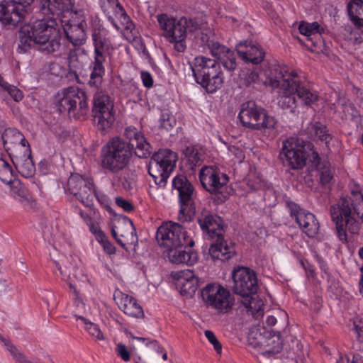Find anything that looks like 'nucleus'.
I'll use <instances>...</instances> for the list:
<instances>
[{
	"label": "nucleus",
	"instance_id": "nucleus-22",
	"mask_svg": "<svg viewBox=\"0 0 363 363\" xmlns=\"http://www.w3.org/2000/svg\"><path fill=\"white\" fill-rule=\"evenodd\" d=\"M175 284L180 294L186 297H192L197 290L199 279L190 269L176 272L173 274Z\"/></svg>",
	"mask_w": 363,
	"mask_h": 363
},
{
	"label": "nucleus",
	"instance_id": "nucleus-34",
	"mask_svg": "<svg viewBox=\"0 0 363 363\" xmlns=\"http://www.w3.org/2000/svg\"><path fill=\"white\" fill-rule=\"evenodd\" d=\"M2 138L5 146L14 145V150L13 151L21 150L22 154H26L27 150H26V148L30 150L28 141L26 140L23 134L16 129H6L4 131Z\"/></svg>",
	"mask_w": 363,
	"mask_h": 363
},
{
	"label": "nucleus",
	"instance_id": "nucleus-50",
	"mask_svg": "<svg viewBox=\"0 0 363 363\" xmlns=\"http://www.w3.org/2000/svg\"><path fill=\"white\" fill-rule=\"evenodd\" d=\"M205 336L208 340L213 345V347L217 353L220 354L222 351V346L214 333L211 330H206Z\"/></svg>",
	"mask_w": 363,
	"mask_h": 363
},
{
	"label": "nucleus",
	"instance_id": "nucleus-36",
	"mask_svg": "<svg viewBox=\"0 0 363 363\" xmlns=\"http://www.w3.org/2000/svg\"><path fill=\"white\" fill-rule=\"evenodd\" d=\"M347 11L352 23L363 28V0H351L347 4Z\"/></svg>",
	"mask_w": 363,
	"mask_h": 363
},
{
	"label": "nucleus",
	"instance_id": "nucleus-41",
	"mask_svg": "<svg viewBox=\"0 0 363 363\" xmlns=\"http://www.w3.org/2000/svg\"><path fill=\"white\" fill-rule=\"evenodd\" d=\"M101 7L104 13L108 16V20L111 22L113 26L117 29L120 30L121 28L114 21V19L110 16V13L113 11L115 13L116 10H118L119 7H122V5L119 3L118 0H99Z\"/></svg>",
	"mask_w": 363,
	"mask_h": 363
},
{
	"label": "nucleus",
	"instance_id": "nucleus-2",
	"mask_svg": "<svg viewBox=\"0 0 363 363\" xmlns=\"http://www.w3.org/2000/svg\"><path fill=\"white\" fill-rule=\"evenodd\" d=\"M266 84L276 90L279 106L291 113L296 112L297 106L296 94L306 106H312L319 99L318 94L308 89L296 72L285 68L275 69Z\"/></svg>",
	"mask_w": 363,
	"mask_h": 363
},
{
	"label": "nucleus",
	"instance_id": "nucleus-51",
	"mask_svg": "<svg viewBox=\"0 0 363 363\" xmlns=\"http://www.w3.org/2000/svg\"><path fill=\"white\" fill-rule=\"evenodd\" d=\"M116 354L123 361L128 362L130 359V354L127 347L123 343H118L116 347Z\"/></svg>",
	"mask_w": 363,
	"mask_h": 363
},
{
	"label": "nucleus",
	"instance_id": "nucleus-44",
	"mask_svg": "<svg viewBox=\"0 0 363 363\" xmlns=\"http://www.w3.org/2000/svg\"><path fill=\"white\" fill-rule=\"evenodd\" d=\"M218 60L220 61L219 63H221L223 66L229 71H233L236 68V57L234 52L230 49L225 54L223 58H220Z\"/></svg>",
	"mask_w": 363,
	"mask_h": 363
},
{
	"label": "nucleus",
	"instance_id": "nucleus-32",
	"mask_svg": "<svg viewBox=\"0 0 363 363\" xmlns=\"http://www.w3.org/2000/svg\"><path fill=\"white\" fill-rule=\"evenodd\" d=\"M74 0H40V10L44 15L60 16L70 11L74 7Z\"/></svg>",
	"mask_w": 363,
	"mask_h": 363
},
{
	"label": "nucleus",
	"instance_id": "nucleus-39",
	"mask_svg": "<svg viewBox=\"0 0 363 363\" xmlns=\"http://www.w3.org/2000/svg\"><path fill=\"white\" fill-rule=\"evenodd\" d=\"M55 265L57 267L63 281L67 282L69 284V286L70 289L72 291L74 294V302L76 308L78 311H82L85 309L84 303H83L82 298L79 296V292L76 289L74 284L72 282L69 273L67 272V269H62L61 266L55 262Z\"/></svg>",
	"mask_w": 363,
	"mask_h": 363
},
{
	"label": "nucleus",
	"instance_id": "nucleus-43",
	"mask_svg": "<svg viewBox=\"0 0 363 363\" xmlns=\"http://www.w3.org/2000/svg\"><path fill=\"white\" fill-rule=\"evenodd\" d=\"M184 153L191 169L200 164L201 155L195 147H188L185 149Z\"/></svg>",
	"mask_w": 363,
	"mask_h": 363
},
{
	"label": "nucleus",
	"instance_id": "nucleus-58",
	"mask_svg": "<svg viewBox=\"0 0 363 363\" xmlns=\"http://www.w3.org/2000/svg\"><path fill=\"white\" fill-rule=\"evenodd\" d=\"M196 40L199 42L201 41V45H206L208 47V44H211L213 41L209 40V36L206 33L203 31H198L196 36Z\"/></svg>",
	"mask_w": 363,
	"mask_h": 363
},
{
	"label": "nucleus",
	"instance_id": "nucleus-29",
	"mask_svg": "<svg viewBox=\"0 0 363 363\" xmlns=\"http://www.w3.org/2000/svg\"><path fill=\"white\" fill-rule=\"evenodd\" d=\"M106 31L99 26L94 28L92 33V40L94 46V58L106 60V54L111 48V41L106 38Z\"/></svg>",
	"mask_w": 363,
	"mask_h": 363
},
{
	"label": "nucleus",
	"instance_id": "nucleus-60",
	"mask_svg": "<svg viewBox=\"0 0 363 363\" xmlns=\"http://www.w3.org/2000/svg\"><path fill=\"white\" fill-rule=\"evenodd\" d=\"M229 151L234 155L237 162H241L244 160L245 156L241 149L232 146L229 147Z\"/></svg>",
	"mask_w": 363,
	"mask_h": 363
},
{
	"label": "nucleus",
	"instance_id": "nucleus-15",
	"mask_svg": "<svg viewBox=\"0 0 363 363\" xmlns=\"http://www.w3.org/2000/svg\"><path fill=\"white\" fill-rule=\"evenodd\" d=\"M177 161V155L170 150H160L151 157L148 172L155 183L164 182L169 177Z\"/></svg>",
	"mask_w": 363,
	"mask_h": 363
},
{
	"label": "nucleus",
	"instance_id": "nucleus-6",
	"mask_svg": "<svg viewBox=\"0 0 363 363\" xmlns=\"http://www.w3.org/2000/svg\"><path fill=\"white\" fill-rule=\"evenodd\" d=\"M157 19L164 38L174 44L177 51L184 52L186 47L185 43L186 33L196 30L194 23L185 17L177 20L166 13L157 15Z\"/></svg>",
	"mask_w": 363,
	"mask_h": 363
},
{
	"label": "nucleus",
	"instance_id": "nucleus-12",
	"mask_svg": "<svg viewBox=\"0 0 363 363\" xmlns=\"http://www.w3.org/2000/svg\"><path fill=\"white\" fill-rule=\"evenodd\" d=\"M113 101L110 96L104 91H97L94 97L92 112L94 121L99 130L106 132L115 121Z\"/></svg>",
	"mask_w": 363,
	"mask_h": 363
},
{
	"label": "nucleus",
	"instance_id": "nucleus-8",
	"mask_svg": "<svg viewBox=\"0 0 363 363\" xmlns=\"http://www.w3.org/2000/svg\"><path fill=\"white\" fill-rule=\"evenodd\" d=\"M233 279V289L235 294L241 296L246 297L247 300L244 305L249 311H261L262 306H252L255 302L251 297L255 294L258 289L257 279L253 270L247 267H240L235 269L232 274Z\"/></svg>",
	"mask_w": 363,
	"mask_h": 363
},
{
	"label": "nucleus",
	"instance_id": "nucleus-21",
	"mask_svg": "<svg viewBox=\"0 0 363 363\" xmlns=\"http://www.w3.org/2000/svg\"><path fill=\"white\" fill-rule=\"evenodd\" d=\"M301 34L306 37L303 44L312 52H319L323 50V42L320 38V28L317 22L303 21L298 26Z\"/></svg>",
	"mask_w": 363,
	"mask_h": 363
},
{
	"label": "nucleus",
	"instance_id": "nucleus-54",
	"mask_svg": "<svg viewBox=\"0 0 363 363\" xmlns=\"http://www.w3.org/2000/svg\"><path fill=\"white\" fill-rule=\"evenodd\" d=\"M116 203L118 207H121L126 212H130L133 210V206L132 203L122 197L116 198Z\"/></svg>",
	"mask_w": 363,
	"mask_h": 363
},
{
	"label": "nucleus",
	"instance_id": "nucleus-23",
	"mask_svg": "<svg viewBox=\"0 0 363 363\" xmlns=\"http://www.w3.org/2000/svg\"><path fill=\"white\" fill-rule=\"evenodd\" d=\"M201 229L209 239L214 240L216 237L223 234L222 219L208 212L203 211L198 218Z\"/></svg>",
	"mask_w": 363,
	"mask_h": 363
},
{
	"label": "nucleus",
	"instance_id": "nucleus-27",
	"mask_svg": "<svg viewBox=\"0 0 363 363\" xmlns=\"http://www.w3.org/2000/svg\"><path fill=\"white\" fill-rule=\"evenodd\" d=\"M236 50L240 58L255 65L262 62L265 55L263 49L252 42H240L237 45Z\"/></svg>",
	"mask_w": 363,
	"mask_h": 363
},
{
	"label": "nucleus",
	"instance_id": "nucleus-33",
	"mask_svg": "<svg viewBox=\"0 0 363 363\" xmlns=\"http://www.w3.org/2000/svg\"><path fill=\"white\" fill-rule=\"evenodd\" d=\"M167 256L169 261L174 264H194L198 259L197 253L189 250L186 251L183 247L167 249Z\"/></svg>",
	"mask_w": 363,
	"mask_h": 363
},
{
	"label": "nucleus",
	"instance_id": "nucleus-3",
	"mask_svg": "<svg viewBox=\"0 0 363 363\" xmlns=\"http://www.w3.org/2000/svg\"><path fill=\"white\" fill-rule=\"evenodd\" d=\"M60 27L54 18L24 25L20 30V43L24 49L35 46L39 51L46 54L60 50Z\"/></svg>",
	"mask_w": 363,
	"mask_h": 363
},
{
	"label": "nucleus",
	"instance_id": "nucleus-37",
	"mask_svg": "<svg viewBox=\"0 0 363 363\" xmlns=\"http://www.w3.org/2000/svg\"><path fill=\"white\" fill-rule=\"evenodd\" d=\"M106 60L94 58L91 62V72L89 84L90 86L98 88L103 82V77L105 74L104 63Z\"/></svg>",
	"mask_w": 363,
	"mask_h": 363
},
{
	"label": "nucleus",
	"instance_id": "nucleus-5",
	"mask_svg": "<svg viewBox=\"0 0 363 363\" xmlns=\"http://www.w3.org/2000/svg\"><path fill=\"white\" fill-rule=\"evenodd\" d=\"M351 193L356 196L352 203L346 199H341L330 208V216L332 220L335 223L337 235L342 242L347 241V233L357 235L360 230V224L354 218L350 206H352L357 201L358 196L362 194L359 187L352 189Z\"/></svg>",
	"mask_w": 363,
	"mask_h": 363
},
{
	"label": "nucleus",
	"instance_id": "nucleus-31",
	"mask_svg": "<svg viewBox=\"0 0 363 363\" xmlns=\"http://www.w3.org/2000/svg\"><path fill=\"white\" fill-rule=\"evenodd\" d=\"M311 133L318 140L323 142L328 151L337 150L340 145L339 140L330 133L326 125L320 123H315L311 126Z\"/></svg>",
	"mask_w": 363,
	"mask_h": 363
},
{
	"label": "nucleus",
	"instance_id": "nucleus-45",
	"mask_svg": "<svg viewBox=\"0 0 363 363\" xmlns=\"http://www.w3.org/2000/svg\"><path fill=\"white\" fill-rule=\"evenodd\" d=\"M160 127L168 130L171 129L176 123V120L169 111H164L160 118Z\"/></svg>",
	"mask_w": 363,
	"mask_h": 363
},
{
	"label": "nucleus",
	"instance_id": "nucleus-30",
	"mask_svg": "<svg viewBox=\"0 0 363 363\" xmlns=\"http://www.w3.org/2000/svg\"><path fill=\"white\" fill-rule=\"evenodd\" d=\"M86 23L82 21L77 23H66L63 25V30L67 40L74 46H80L85 43L86 33Z\"/></svg>",
	"mask_w": 363,
	"mask_h": 363
},
{
	"label": "nucleus",
	"instance_id": "nucleus-46",
	"mask_svg": "<svg viewBox=\"0 0 363 363\" xmlns=\"http://www.w3.org/2000/svg\"><path fill=\"white\" fill-rule=\"evenodd\" d=\"M208 48L212 55L218 60L223 58L225 54L228 52L229 50L228 48L220 44L218 42H212L211 44H208Z\"/></svg>",
	"mask_w": 363,
	"mask_h": 363
},
{
	"label": "nucleus",
	"instance_id": "nucleus-20",
	"mask_svg": "<svg viewBox=\"0 0 363 363\" xmlns=\"http://www.w3.org/2000/svg\"><path fill=\"white\" fill-rule=\"evenodd\" d=\"M291 216L308 237L313 238L318 233L319 223L313 213L300 209L298 206L293 204L291 206Z\"/></svg>",
	"mask_w": 363,
	"mask_h": 363
},
{
	"label": "nucleus",
	"instance_id": "nucleus-42",
	"mask_svg": "<svg viewBox=\"0 0 363 363\" xmlns=\"http://www.w3.org/2000/svg\"><path fill=\"white\" fill-rule=\"evenodd\" d=\"M0 86L11 96V98L16 102L21 101L23 98V91L17 88L16 86L9 84L4 80L0 75Z\"/></svg>",
	"mask_w": 363,
	"mask_h": 363
},
{
	"label": "nucleus",
	"instance_id": "nucleus-24",
	"mask_svg": "<svg viewBox=\"0 0 363 363\" xmlns=\"http://www.w3.org/2000/svg\"><path fill=\"white\" fill-rule=\"evenodd\" d=\"M113 299L119 308L127 315L134 318L143 316V311L136 299L119 289L115 290Z\"/></svg>",
	"mask_w": 363,
	"mask_h": 363
},
{
	"label": "nucleus",
	"instance_id": "nucleus-1",
	"mask_svg": "<svg viewBox=\"0 0 363 363\" xmlns=\"http://www.w3.org/2000/svg\"><path fill=\"white\" fill-rule=\"evenodd\" d=\"M125 142L118 137L111 139L103 146L101 152V167L106 172L117 174L126 168L135 154L140 158H146L151 154L150 145L143 133L136 128L128 126L125 129Z\"/></svg>",
	"mask_w": 363,
	"mask_h": 363
},
{
	"label": "nucleus",
	"instance_id": "nucleus-10",
	"mask_svg": "<svg viewBox=\"0 0 363 363\" xmlns=\"http://www.w3.org/2000/svg\"><path fill=\"white\" fill-rule=\"evenodd\" d=\"M158 243L170 249L177 247H193L194 241L187 235L186 230L181 224L168 221L160 225L156 233Z\"/></svg>",
	"mask_w": 363,
	"mask_h": 363
},
{
	"label": "nucleus",
	"instance_id": "nucleus-62",
	"mask_svg": "<svg viewBox=\"0 0 363 363\" xmlns=\"http://www.w3.org/2000/svg\"><path fill=\"white\" fill-rule=\"evenodd\" d=\"M131 337L133 338H134V339H137V340H138L140 341H142L146 345H152L154 347H155L157 345V342L156 341H150L148 339H146V338H144V337H134L133 335H131Z\"/></svg>",
	"mask_w": 363,
	"mask_h": 363
},
{
	"label": "nucleus",
	"instance_id": "nucleus-38",
	"mask_svg": "<svg viewBox=\"0 0 363 363\" xmlns=\"http://www.w3.org/2000/svg\"><path fill=\"white\" fill-rule=\"evenodd\" d=\"M10 186L11 196L21 203H28L30 201V196L26 187L18 179L11 180L8 182Z\"/></svg>",
	"mask_w": 363,
	"mask_h": 363
},
{
	"label": "nucleus",
	"instance_id": "nucleus-56",
	"mask_svg": "<svg viewBox=\"0 0 363 363\" xmlns=\"http://www.w3.org/2000/svg\"><path fill=\"white\" fill-rule=\"evenodd\" d=\"M68 63L70 69H75L78 67L79 63L77 56V51L75 50H70L68 55Z\"/></svg>",
	"mask_w": 363,
	"mask_h": 363
},
{
	"label": "nucleus",
	"instance_id": "nucleus-19",
	"mask_svg": "<svg viewBox=\"0 0 363 363\" xmlns=\"http://www.w3.org/2000/svg\"><path fill=\"white\" fill-rule=\"evenodd\" d=\"M26 13L25 6L12 0L0 4V21L4 25L16 26L24 19Z\"/></svg>",
	"mask_w": 363,
	"mask_h": 363
},
{
	"label": "nucleus",
	"instance_id": "nucleus-40",
	"mask_svg": "<svg viewBox=\"0 0 363 363\" xmlns=\"http://www.w3.org/2000/svg\"><path fill=\"white\" fill-rule=\"evenodd\" d=\"M77 319H79L83 321L85 325L84 329L87 333L95 339L96 341H104L106 337L101 330L99 326L92 322H90L86 318L82 315H74Z\"/></svg>",
	"mask_w": 363,
	"mask_h": 363
},
{
	"label": "nucleus",
	"instance_id": "nucleus-64",
	"mask_svg": "<svg viewBox=\"0 0 363 363\" xmlns=\"http://www.w3.org/2000/svg\"><path fill=\"white\" fill-rule=\"evenodd\" d=\"M18 363H35L30 359H29L25 354L22 357V358L18 362Z\"/></svg>",
	"mask_w": 363,
	"mask_h": 363
},
{
	"label": "nucleus",
	"instance_id": "nucleus-53",
	"mask_svg": "<svg viewBox=\"0 0 363 363\" xmlns=\"http://www.w3.org/2000/svg\"><path fill=\"white\" fill-rule=\"evenodd\" d=\"M354 213L359 216L363 222V196L359 195L357 201L352 204Z\"/></svg>",
	"mask_w": 363,
	"mask_h": 363
},
{
	"label": "nucleus",
	"instance_id": "nucleus-18",
	"mask_svg": "<svg viewBox=\"0 0 363 363\" xmlns=\"http://www.w3.org/2000/svg\"><path fill=\"white\" fill-rule=\"evenodd\" d=\"M111 234L117 242L123 248L135 245L138 238L132 220L127 217L118 220L111 229Z\"/></svg>",
	"mask_w": 363,
	"mask_h": 363
},
{
	"label": "nucleus",
	"instance_id": "nucleus-4",
	"mask_svg": "<svg viewBox=\"0 0 363 363\" xmlns=\"http://www.w3.org/2000/svg\"><path fill=\"white\" fill-rule=\"evenodd\" d=\"M191 69L196 82L208 93H214L223 86L224 76L219 62L203 55L193 61Z\"/></svg>",
	"mask_w": 363,
	"mask_h": 363
},
{
	"label": "nucleus",
	"instance_id": "nucleus-11",
	"mask_svg": "<svg viewBox=\"0 0 363 363\" xmlns=\"http://www.w3.org/2000/svg\"><path fill=\"white\" fill-rule=\"evenodd\" d=\"M172 185L177 191L180 202V209L178 219L180 222H189L192 220L196 213L194 203V187L187 178L179 175L174 178Z\"/></svg>",
	"mask_w": 363,
	"mask_h": 363
},
{
	"label": "nucleus",
	"instance_id": "nucleus-49",
	"mask_svg": "<svg viewBox=\"0 0 363 363\" xmlns=\"http://www.w3.org/2000/svg\"><path fill=\"white\" fill-rule=\"evenodd\" d=\"M0 340L4 343L6 350L10 352L13 358L18 362L24 355L9 340H6L0 335Z\"/></svg>",
	"mask_w": 363,
	"mask_h": 363
},
{
	"label": "nucleus",
	"instance_id": "nucleus-63",
	"mask_svg": "<svg viewBox=\"0 0 363 363\" xmlns=\"http://www.w3.org/2000/svg\"><path fill=\"white\" fill-rule=\"evenodd\" d=\"M361 277L359 281V293L363 297V272H361Z\"/></svg>",
	"mask_w": 363,
	"mask_h": 363
},
{
	"label": "nucleus",
	"instance_id": "nucleus-35",
	"mask_svg": "<svg viewBox=\"0 0 363 363\" xmlns=\"http://www.w3.org/2000/svg\"><path fill=\"white\" fill-rule=\"evenodd\" d=\"M311 161L315 164L320 173V179L322 184L329 183L333 177V171L330 163L327 160L321 162L318 153L315 151H313L311 153Z\"/></svg>",
	"mask_w": 363,
	"mask_h": 363
},
{
	"label": "nucleus",
	"instance_id": "nucleus-52",
	"mask_svg": "<svg viewBox=\"0 0 363 363\" xmlns=\"http://www.w3.org/2000/svg\"><path fill=\"white\" fill-rule=\"evenodd\" d=\"M259 79V74L257 72L252 71L247 73L244 78L241 79L242 84L245 86H250L256 83Z\"/></svg>",
	"mask_w": 363,
	"mask_h": 363
},
{
	"label": "nucleus",
	"instance_id": "nucleus-25",
	"mask_svg": "<svg viewBox=\"0 0 363 363\" xmlns=\"http://www.w3.org/2000/svg\"><path fill=\"white\" fill-rule=\"evenodd\" d=\"M209 247V254L213 259L226 261L235 255V245L231 242L224 240L223 234L217 236Z\"/></svg>",
	"mask_w": 363,
	"mask_h": 363
},
{
	"label": "nucleus",
	"instance_id": "nucleus-7",
	"mask_svg": "<svg viewBox=\"0 0 363 363\" xmlns=\"http://www.w3.org/2000/svg\"><path fill=\"white\" fill-rule=\"evenodd\" d=\"M55 105L60 113H67L69 117L79 120H84L89 112L85 93L73 86L58 92L55 96Z\"/></svg>",
	"mask_w": 363,
	"mask_h": 363
},
{
	"label": "nucleus",
	"instance_id": "nucleus-59",
	"mask_svg": "<svg viewBox=\"0 0 363 363\" xmlns=\"http://www.w3.org/2000/svg\"><path fill=\"white\" fill-rule=\"evenodd\" d=\"M90 231L94 233L98 241H103L105 238V234L100 229V228L94 224H91L89 225Z\"/></svg>",
	"mask_w": 363,
	"mask_h": 363
},
{
	"label": "nucleus",
	"instance_id": "nucleus-9",
	"mask_svg": "<svg viewBox=\"0 0 363 363\" xmlns=\"http://www.w3.org/2000/svg\"><path fill=\"white\" fill-rule=\"evenodd\" d=\"M238 118L245 127L252 130L273 129L277 124L276 119L253 101L242 104Z\"/></svg>",
	"mask_w": 363,
	"mask_h": 363
},
{
	"label": "nucleus",
	"instance_id": "nucleus-28",
	"mask_svg": "<svg viewBox=\"0 0 363 363\" xmlns=\"http://www.w3.org/2000/svg\"><path fill=\"white\" fill-rule=\"evenodd\" d=\"M249 338L250 340H251L252 338L256 340L255 342H251V344H253L255 347H267L262 352V354L264 356L277 354L282 349V343L279 337L274 336L267 338L262 336L261 333L252 331Z\"/></svg>",
	"mask_w": 363,
	"mask_h": 363
},
{
	"label": "nucleus",
	"instance_id": "nucleus-57",
	"mask_svg": "<svg viewBox=\"0 0 363 363\" xmlns=\"http://www.w3.org/2000/svg\"><path fill=\"white\" fill-rule=\"evenodd\" d=\"M141 79L145 86L150 88L153 85V79L151 74L146 71H142L140 73Z\"/></svg>",
	"mask_w": 363,
	"mask_h": 363
},
{
	"label": "nucleus",
	"instance_id": "nucleus-61",
	"mask_svg": "<svg viewBox=\"0 0 363 363\" xmlns=\"http://www.w3.org/2000/svg\"><path fill=\"white\" fill-rule=\"evenodd\" d=\"M104 247V249L106 252H107L108 254H113L115 252V247L114 246L106 240V238L105 237L103 241H99Z\"/></svg>",
	"mask_w": 363,
	"mask_h": 363
},
{
	"label": "nucleus",
	"instance_id": "nucleus-13",
	"mask_svg": "<svg viewBox=\"0 0 363 363\" xmlns=\"http://www.w3.org/2000/svg\"><path fill=\"white\" fill-rule=\"evenodd\" d=\"M204 303L221 313H228L234 304V298L229 290L217 283L207 284L201 290Z\"/></svg>",
	"mask_w": 363,
	"mask_h": 363
},
{
	"label": "nucleus",
	"instance_id": "nucleus-17",
	"mask_svg": "<svg viewBox=\"0 0 363 363\" xmlns=\"http://www.w3.org/2000/svg\"><path fill=\"white\" fill-rule=\"evenodd\" d=\"M202 186L211 194H223L228 186V176L216 166H205L199 174Z\"/></svg>",
	"mask_w": 363,
	"mask_h": 363
},
{
	"label": "nucleus",
	"instance_id": "nucleus-55",
	"mask_svg": "<svg viewBox=\"0 0 363 363\" xmlns=\"http://www.w3.org/2000/svg\"><path fill=\"white\" fill-rule=\"evenodd\" d=\"M354 328L357 334V337L360 341L363 340V320L356 318L354 320Z\"/></svg>",
	"mask_w": 363,
	"mask_h": 363
},
{
	"label": "nucleus",
	"instance_id": "nucleus-14",
	"mask_svg": "<svg viewBox=\"0 0 363 363\" xmlns=\"http://www.w3.org/2000/svg\"><path fill=\"white\" fill-rule=\"evenodd\" d=\"M308 156L303 140L290 138L282 142L279 157L284 166L292 169H301L306 165Z\"/></svg>",
	"mask_w": 363,
	"mask_h": 363
},
{
	"label": "nucleus",
	"instance_id": "nucleus-26",
	"mask_svg": "<svg viewBox=\"0 0 363 363\" xmlns=\"http://www.w3.org/2000/svg\"><path fill=\"white\" fill-rule=\"evenodd\" d=\"M27 150L26 154H22L21 150L12 151L11 158L18 172L24 177H33L35 172V167L31 158V150Z\"/></svg>",
	"mask_w": 363,
	"mask_h": 363
},
{
	"label": "nucleus",
	"instance_id": "nucleus-16",
	"mask_svg": "<svg viewBox=\"0 0 363 363\" xmlns=\"http://www.w3.org/2000/svg\"><path fill=\"white\" fill-rule=\"evenodd\" d=\"M67 189L86 207L91 208L94 205V198L99 200L92 179L78 174H72L69 177L67 182Z\"/></svg>",
	"mask_w": 363,
	"mask_h": 363
},
{
	"label": "nucleus",
	"instance_id": "nucleus-48",
	"mask_svg": "<svg viewBox=\"0 0 363 363\" xmlns=\"http://www.w3.org/2000/svg\"><path fill=\"white\" fill-rule=\"evenodd\" d=\"M12 178V170L9 164L0 157V179L4 182H10Z\"/></svg>",
	"mask_w": 363,
	"mask_h": 363
},
{
	"label": "nucleus",
	"instance_id": "nucleus-47",
	"mask_svg": "<svg viewBox=\"0 0 363 363\" xmlns=\"http://www.w3.org/2000/svg\"><path fill=\"white\" fill-rule=\"evenodd\" d=\"M114 13L119 18L121 25L125 30H132L133 28V22L123 6L119 7L118 10H116Z\"/></svg>",
	"mask_w": 363,
	"mask_h": 363
}]
</instances>
